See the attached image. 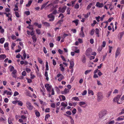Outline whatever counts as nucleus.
<instances>
[{
    "label": "nucleus",
    "mask_w": 124,
    "mask_h": 124,
    "mask_svg": "<svg viewBox=\"0 0 124 124\" xmlns=\"http://www.w3.org/2000/svg\"><path fill=\"white\" fill-rule=\"evenodd\" d=\"M16 15V17H20L19 14V13L17 12H15Z\"/></svg>",
    "instance_id": "32"
},
{
    "label": "nucleus",
    "mask_w": 124,
    "mask_h": 124,
    "mask_svg": "<svg viewBox=\"0 0 124 124\" xmlns=\"http://www.w3.org/2000/svg\"><path fill=\"white\" fill-rule=\"evenodd\" d=\"M85 102H84L81 101V102H79V105L80 106H81L82 105H85Z\"/></svg>",
    "instance_id": "36"
},
{
    "label": "nucleus",
    "mask_w": 124,
    "mask_h": 124,
    "mask_svg": "<svg viewBox=\"0 0 124 124\" xmlns=\"http://www.w3.org/2000/svg\"><path fill=\"white\" fill-rule=\"evenodd\" d=\"M19 94V93L18 92L16 91L14 92V96H16L17 95H18Z\"/></svg>",
    "instance_id": "44"
},
{
    "label": "nucleus",
    "mask_w": 124,
    "mask_h": 124,
    "mask_svg": "<svg viewBox=\"0 0 124 124\" xmlns=\"http://www.w3.org/2000/svg\"><path fill=\"white\" fill-rule=\"evenodd\" d=\"M43 51L45 54H46L47 53V51L45 47H43Z\"/></svg>",
    "instance_id": "56"
},
{
    "label": "nucleus",
    "mask_w": 124,
    "mask_h": 124,
    "mask_svg": "<svg viewBox=\"0 0 124 124\" xmlns=\"http://www.w3.org/2000/svg\"><path fill=\"white\" fill-rule=\"evenodd\" d=\"M27 82L28 83H30L32 82V81L29 78H27Z\"/></svg>",
    "instance_id": "48"
},
{
    "label": "nucleus",
    "mask_w": 124,
    "mask_h": 124,
    "mask_svg": "<svg viewBox=\"0 0 124 124\" xmlns=\"http://www.w3.org/2000/svg\"><path fill=\"white\" fill-rule=\"evenodd\" d=\"M81 38L85 37V35L83 31H80L79 34Z\"/></svg>",
    "instance_id": "13"
},
{
    "label": "nucleus",
    "mask_w": 124,
    "mask_h": 124,
    "mask_svg": "<svg viewBox=\"0 0 124 124\" xmlns=\"http://www.w3.org/2000/svg\"><path fill=\"white\" fill-rule=\"evenodd\" d=\"M11 37L12 39L13 40L15 39L16 38V36L14 35H12Z\"/></svg>",
    "instance_id": "49"
},
{
    "label": "nucleus",
    "mask_w": 124,
    "mask_h": 124,
    "mask_svg": "<svg viewBox=\"0 0 124 124\" xmlns=\"http://www.w3.org/2000/svg\"><path fill=\"white\" fill-rule=\"evenodd\" d=\"M24 13L27 16L29 15L30 14V12L29 11H25Z\"/></svg>",
    "instance_id": "35"
},
{
    "label": "nucleus",
    "mask_w": 124,
    "mask_h": 124,
    "mask_svg": "<svg viewBox=\"0 0 124 124\" xmlns=\"http://www.w3.org/2000/svg\"><path fill=\"white\" fill-rule=\"evenodd\" d=\"M58 52L60 54H62L63 51L61 50V49H59L58 50Z\"/></svg>",
    "instance_id": "47"
},
{
    "label": "nucleus",
    "mask_w": 124,
    "mask_h": 124,
    "mask_svg": "<svg viewBox=\"0 0 124 124\" xmlns=\"http://www.w3.org/2000/svg\"><path fill=\"white\" fill-rule=\"evenodd\" d=\"M66 113L69 115H71L72 113L70 111H68L66 112Z\"/></svg>",
    "instance_id": "38"
},
{
    "label": "nucleus",
    "mask_w": 124,
    "mask_h": 124,
    "mask_svg": "<svg viewBox=\"0 0 124 124\" xmlns=\"http://www.w3.org/2000/svg\"><path fill=\"white\" fill-rule=\"evenodd\" d=\"M5 40V39L4 38H1L0 39V43L1 44H3Z\"/></svg>",
    "instance_id": "24"
},
{
    "label": "nucleus",
    "mask_w": 124,
    "mask_h": 124,
    "mask_svg": "<svg viewBox=\"0 0 124 124\" xmlns=\"http://www.w3.org/2000/svg\"><path fill=\"white\" fill-rule=\"evenodd\" d=\"M79 20L78 19H76L75 20L73 21H72V23H75L76 26H77L79 22Z\"/></svg>",
    "instance_id": "12"
},
{
    "label": "nucleus",
    "mask_w": 124,
    "mask_h": 124,
    "mask_svg": "<svg viewBox=\"0 0 124 124\" xmlns=\"http://www.w3.org/2000/svg\"><path fill=\"white\" fill-rule=\"evenodd\" d=\"M55 106V104L54 103H51V106L52 108H54Z\"/></svg>",
    "instance_id": "59"
},
{
    "label": "nucleus",
    "mask_w": 124,
    "mask_h": 124,
    "mask_svg": "<svg viewBox=\"0 0 124 124\" xmlns=\"http://www.w3.org/2000/svg\"><path fill=\"white\" fill-rule=\"evenodd\" d=\"M17 71L16 70H14L12 72V75L13 77L16 78V74Z\"/></svg>",
    "instance_id": "7"
},
{
    "label": "nucleus",
    "mask_w": 124,
    "mask_h": 124,
    "mask_svg": "<svg viewBox=\"0 0 124 124\" xmlns=\"http://www.w3.org/2000/svg\"><path fill=\"white\" fill-rule=\"evenodd\" d=\"M35 114H36V116L37 117H39L40 116V114L39 112V111H36Z\"/></svg>",
    "instance_id": "27"
},
{
    "label": "nucleus",
    "mask_w": 124,
    "mask_h": 124,
    "mask_svg": "<svg viewBox=\"0 0 124 124\" xmlns=\"http://www.w3.org/2000/svg\"><path fill=\"white\" fill-rule=\"evenodd\" d=\"M91 71V70H87L85 71V75L87 74L88 73L90 72Z\"/></svg>",
    "instance_id": "39"
},
{
    "label": "nucleus",
    "mask_w": 124,
    "mask_h": 124,
    "mask_svg": "<svg viewBox=\"0 0 124 124\" xmlns=\"http://www.w3.org/2000/svg\"><path fill=\"white\" fill-rule=\"evenodd\" d=\"M8 43L6 42L4 44V46L5 48L7 47L8 46Z\"/></svg>",
    "instance_id": "45"
},
{
    "label": "nucleus",
    "mask_w": 124,
    "mask_h": 124,
    "mask_svg": "<svg viewBox=\"0 0 124 124\" xmlns=\"http://www.w3.org/2000/svg\"><path fill=\"white\" fill-rule=\"evenodd\" d=\"M94 29H93L90 32V34L92 35H93L94 33Z\"/></svg>",
    "instance_id": "42"
},
{
    "label": "nucleus",
    "mask_w": 124,
    "mask_h": 124,
    "mask_svg": "<svg viewBox=\"0 0 124 124\" xmlns=\"http://www.w3.org/2000/svg\"><path fill=\"white\" fill-rule=\"evenodd\" d=\"M100 18V17L99 16L98 17H95V18L96 20L97 21L99 22V19Z\"/></svg>",
    "instance_id": "58"
},
{
    "label": "nucleus",
    "mask_w": 124,
    "mask_h": 124,
    "mask_svg": "<svg viewBox=\"0 0 124 124\" xmlns=\"http://www.w3.org/2000/svg\"><path fill=\"white\" fill-rule=\"evenodd\" d=\"M70 66L69 67L70 69H72L74 66V62L73 61H71L70 62Z\"/></svg>",
    "instance_id": "10"
},
{
    "label": "nucleus",
    "mask_w": 124,
    "mask_h": 124,
    "mask_svg": "<svg viewBox=\"0 0 124 124\" xmlns=\"http://www.w3.org/2000/svg\"><path fill=\"white\" fill-rule=\"evenodd\" d=\"M78 109L79 112L80 113H81L82 112V110L80 107H78Z\"/></svg>",
    "instance_id": "43"
},
{
    "label": "nucleus",
    "mask_w": 124,
    "mask_h": 124,
    "mask_svg": "<svg viewBox=\"0 0 124 124\" xmlns=\"http://www.w3.org/2000/svg\"><path fill=\"white\" fill-rule=\"evenodd\" d=\"M88 93L89 94H91L92 95H94L93 92L91 90H88Z\"/></svg>",
    "instance_id": "25"
},
{
    "label": "nucleus",
    "mask_w": 124,
    "mask_h": 124,
    "mask_svg": "<svg viewBox=\"0 0 124 124\" xmlns=\"http://www.w3.org/2000/svg\"><path fill=\"white\" fill-rule=\"evenodd\" d=\"M111 91H109L108 92L107 94V97H108L110 96V95L111 94Z\"/></svg>",
    "instance_id": "50"
},
{
    "label": "nucleus",
    "mask_w": 124,
    "mask_h": 124,
    "mask_svg": "<svg viewBox=\"0 0 124 124\" xmlns=\"http://www.w3.org/2000/svg\"><path fill=\"white\" fill-rule=\"evenodd\" d=\"M48 17L49 18H54V16L52 15V13H51L48 15Z\"/></svg>",
    "instance_id": "17"
},
{
    "label": "nucleus",
    "mask_w": 124,
    "mask_h": 124,
    "mask_svg": "<svg viewBox=\"0 0 124 124\" xmlns=\"http://www.w3.org/2000/svg\"><path fill=\"white\" fill-rule=\"evenodd\" d=\"M107 111L106 110L101 111L99 114V120L103 119V117L107 114Z\"/></svg>",
    "instance_id": "1"
},
{
    "label": "nucleus",
    "mask_w": 124,
    "mask_h": 124,
    "mask_svg": "<svg viewBox=\"0 0 124 124\" xmlns=\"http://www.w3.org/2000/svg\"><path fill=\"white\" fill-rule=\"evenodd\" d=\"M81 60L83 63H86V58L85 55H83L82 56Z\"/></svg>",
    "instance_id": "9"
},
{
    "label": "nucleus",
    "mask_w": 124,
    "mask_h": 124,
    "mask_svg": "<svg viewBox=\"0 0 124 124\" xmlns=\"http://www.w3.org/2000/svg\"><path fill=\"white\" fill-rule=\"evenodd\" d=\"M51 86H47L46 87V89L47 91L49 92H50V91L51 90Z\"/></svg>",
    "instance_id": "22"
},
{
    "label": "nucleus",
    "mask_w": 124,
    "mask_h": 124,
    "mask_svg": "<svg viewBox=\"0 0 124 124\" xmlns=\"http://www.w3.org/2000/svg\"><path fill=\"white\" fill-rule=\"evenodd\" d=\"M22 75L23 76H25L26 75V72L25 71H23L22 73Z\"/></svg>",
    "instance_id": "63"
},
{
    "label": "nucleus",
    "mask_w": 124,
    "mask_h": 124,
    "mask_svg": "<svg viewBox=\"0 0 124 124\" xmlns=\"http://www.w3.org/2000/svg\"><path fill=\"white\" fill-rule=\"evenodd\" d=\"M87 93V91L86 90H84L82 94L83 95H85Z\"/></svg>",
    "instance_id": "52"
},
{
    "label": "nucleus",
    "mask_w": 124,
    "mask_h": 124,
    "mask_svg": "<svg viewBox=\"0 0 124 124\" xmlns=\"http://www.w3.org/2000/svg\"><path fill=\"white\" fill-rule=\"evenodd\" d=\"M96 5L97 7H98L102 8L104 6V4L102 3H101L98 2H97Z\"/></svg>",
    "instance_id": "6"
},
{
    "label": "nucleus",
    "mask_w": 124,
    "mask_h": 124,
    "mask_svg": "<svg viewBox=\"0 0 124 124\" xmlns=\"http://www.w3.org/2000/svg\"><path fill=\"white\" fill-rule=\"evenodd\" d=\"M92 51V49L89 48L86 50L85 53V55L87 56H89L90 55V54Z\"/></svg>",
    "instance_id": "5"
},
{
    "label": "nucleus",
    "mask_w": 124,
    "mask_h": 124,
    "mask_svg": "<svg viewBox=\"0 0 124 124\" xmlns=\"http://www.w3.org/2000/svg\"><path fill=\"white\" fill-rule=\"evenodd\" d=\"M109 124H113L114 123L115 121L114 120L111 121L109 122H108Z\"/></svg>",
    "instance_id": "61"
},
{
    "label": "nucleus",
    "mask_w": 124,
    "mask_h": 124,
    "mask_svg": "<svg viewBox=\"0 0 124 124\" xmlns=\"http://www.w3.org/2000/svg\"><path fill=\"white\" fill-rule=\"evenodd\" d=\"M60 56H61V58H62V60H63V61H66V60L65 59L64 56L63 55H61Z\"/></svg>",
    "instance_id": "60"
},
{
    "label": "nucleus",
    "mask_w": 124,
    "mask_h": 124,
    "mask_svg": "<svg viewBox=\"0 0 124 124\" xmlns=\"http://www.w3.org/2000/svg\"><path fill=\"white\" fill-rule=\"evenodd\" d=\"M67 7L65 6L62 8L60 7L59 8L58 11L59 12L63 13L64 12L66 8Z\"/></svg>",
    "instance_id": "3"
},
{
    "label": "nucleus",
    "mask_w": 124,
    "mask_h": 124,
    "mask_svg": "<svg viewBox=\"0 0 124 124\" xmlns=\"http://www.w3.org/2000/svg\"><path fill=\"white\" fill-rule=\"evenodd\" d=\"M77 110L76 108H74L72 111V115H73L75 114Z\"/></svg>",
    "instance_id": "29"
},
{
    "label": "nucleus",
    "mask_w": 124,
    "mask_h": 124,
    "mask_svg": "<svg viewBox=\"0 0 124 124\" xmlns=\"http://www.w3.org/2000/svg\"><path fill=\"white\" fill-rule=\"evenodd\" d=\"M99 30L98 28H96L95 29V33H96L98 35L97 36L98 37L99 36Z\"/></svg>",
    "instance_id": "23"
},
{
    "label": "nucleus",
    "mask_w": 124,
    "mask_h": 124,
    "mask_svg": "<svg viewBox=\"0 0 124 124\" xmlns=\"http://www.w3.org/2000/svg\"><path fill=\"white\" fill-rule=\"evenodd\" d=\"M120 52V49L119 48H118L117 49L115 57L116 58L119 54Z\"/></svg>",
    "instance_id": "8"
},
{
    "label": "nucleus",
    "mask_w": 124,
    "mask_h": 124,
    "mask_svg": "<svg viewBox=\"0 0 124 124\" xmlns=\"http://www.w3.org/2000/svg\"><path fill=\"white\" fill-rule=\"evenodd\" d=\"M36 33L38 34H40L41 32L40 30L39 29H37L36 30Z\"/></svg>",
    "instance_id": "28"
},
{
    "label": "nucleus",
    "mask_w": 124,
    "mask_h": 124,
    "mask_svg": "<svg viewBox=\"0 0 124 124\" xmlns=\"http://www.w3.org/2000/svg\"><path fill=\"white\" fill-rule=\"evenodd\" d=\"M70 8L69 7H68L67 8V14H68L69 15L70 14Z\"/></svg>",
    "instance_id": "41"
},
{
    "label": "nucleus",
    "mask_w": 124,
    "mask_h": 124,
    "mask_svg": "<svg viewBox=\"0 0 124 124\" xmlns=\"http://www.w3.org/2000/svg\"><path fill=\"white\" fill-rule=\"evenodd\" d=\"M32 2V1L31 0L29 1L28 3L26 5V6L27 7H29L31 5Z\"/></svg>",
    "instance_id": "18"
},
{
    "label": "nucleus",
    "mask_w": 124,
    "mask_h": 124,
    "mask_svg": "<svg viewBox=\"0 0 124 124\" xmlns=\"http://www.w3.org/2000/svg\"><path fill=\"white\" fill-rule=\"evenodd\" d=\"M38 60L39 62L41 64H42V60L39 58H38Z\"/></svg>",
    "instance_id": "31"
},
{
    "label": "nucleus",
    "mask_w": 124,
    "mask_h": 124,
    "mask_svg": "<svg viewBox=\"0 0 124 124\" xmlns=\"http://www.w3.org/2000/svg\"><path fill=\"white\" fill-rule=\"evenodd\" d=\"M23 56L24 57V59H25L26 57V54L25 53V51H24V53L23 54Z\"/></svg>",
    "instance_id": "54"
},
{
    "label": "nucleus",
    "mask_w": 124,
    "mask_h": 124,
    "mask_svg": "<svg viewBox=\"0 0 124 124\" xmlns=\"http://www.w3.org/2000/svg\"><path fill=\"white\" fill-rule=\"evenodd\" d=\"M14 70H14V68L13 67V66H11L10 70V71H13Z\"/></svg>",
    "instance_id": "55"
},
{
    "label": "nucleus",
    "mask_w": 124,
    "mask_h": 124,
    "mask_svg": "<svg viewBox=\"0 0 124 124\" xmlns=\"http://www.w3.org/2000/svg\"><path fill=\"white\" fill-rule=\"evenodd\" d=\"M46 26H50V24L47 22H45L43 23Z\"/></svg>",
    "instance_id": "34"
},
{
    "label": "nucleus",
    "mask_w": 124,
    "mask_h": 124,
    "mask_svg": "<svg viewBox=\"0 0 124 124\" xmlns=\"http://www.w3.org/2000/svg\"><path fill=\"white\" fill-rule=\"evenodd\" d=\"M124 113V108H123L122 109L121 112L119 113V114L120 115H121V114H123Z\"/></svg>",
    "instance_id": "64"
},
{
    "label": "nucleus",
    "mask_w": 124,
    "mask_h": 124,
    "mask_svg": "<svg viewBox=\"0 0 124 124\" xmlns=\"http://www.w3.org/2000/svg\"><path fill=\"white\" fill-rule=\"evenodd\" d=\"M6 57V55L5 54H1L0 55V58L4 59Z\"/></svg>",
    "instance_id": "19"
},
{
    "label": "nucleus",
    "mask_w": 124,
    "mask_h": 124,
    "mask_svg": "<svg viewBox=\"0 0 124 124\" xmlns=\"http://www.w3.org/2000/svg\"><path fill=\"white\" fill-rule=\"evenodd\" d=\"M67 105L68 104L67 102H66L65 103H64V102H62L61 105V106L65 107L67 106Z\"/></svg>",
    "instance_id": "11"
},
{
    "label": "nucleus",
    "mask_w": 124,
    "mask_h": 124,
    "mask_svg": "<svg viewBox=\"0 0 124 124\" xmlns=\"http://www.w3.org/2000/svg\"><path fill=\"white\" fill-rule=\"evenodd\" d=\"M53 64L54 65H55L56 64L55 61L54 59L53 60Z\"/></svg>",
    "instance_id": "53"
},
{
    "label": "nucleus",
    "mask_w": 124,
    "mask_h": 124,
    "mask_svg": "<svg viewBox=\"0 0 124 124\" xmlns=\"http://www.w3.org/2000/svg\"><path fill=\"white\" fill-rule=\"evenodd\" d=\"M92 3H90L89 4L87 7L86 8V9L88 10L91 7V6L92 5Z\"/></svg>",
    "instance_id": "20"
},
{
    "label": "nucleus",
    "mask_w": 124,
    "mask_h": 124,
    "mask_svg": "<svg viewBox=\"0 0 124 124\" xmlns=\"http://www.w3.org/2000/svg\"><path fill=\"white\" fill-rule=\"evenodd\" d=\"M102 49V47L101 46H99L98 49V51H101Z\"/></svg>",
    "instance_id": "57"
},
{
    "label": "nucleus",
    "mask_w": 124,
    "mask_h": 124,
    "mask_svg": "<svg viewBox=\"0 0 124 124\" xmlns=\"http://www.w3.org/2000/svg\"><path fill=\"white\" fill-rule=\"evenodd\" d=\"M50 115L49 114H46L45 116V120H46V119H48V117L50 116Z\"/></svg>",
    "instance_id": "40"
},
{
    "label": "nucleus",
    "mask_w": 124,
    "mask_h": 124,
    "mask_svg": "<svg viewBox=\"0 0 124 124\" xmlns=\"http://www.w3.org/2000/svg\"><path fill=\"white\" fill-rule=\"evenodd\" d=\"M119 99L117 98H116V97H115L113 100V101L115 102H116L117 103L120 104V103L118 102V101L119 100Z\"/></svg>",
    "instance_id": "14"
},
{
    "label": "nucleus",
    "mask_w": 124,
    "mask_h": 124,
    "mask_svg": "<svg viewBox=\"0 0 124 124\" xmlns=\"http://www.w3.org/2000/svg\"><path fill=\"white\" fill-rule=\"evenodd\" d=\"M72 99H73L75 101H80L79 99L78 98V97H73L72 98Z\"/></svg>",
    "instance_id": "33"
},
{
    "label": "nucleus",
    "mask_w": 124,
    "mask_h": 124,
    "mask_svg": "<svg viewBox=\"0 0 124 124\" xmlns=\"http://www.w3.org/2000/svg\"><path fill=\"white\" fill-rule=\"evenodd\" d=\"M26 104L27 108L29 110H32L33 109V106L31 105V103L30 102L27 101V102Z\"/></svg>",
    "instance_id": "4"
},
{
    "label": "nucleus",
    "mask_w": 124,
    "mask_h": 124,
    "mask_svg": "<svg viewBox=\"0 0 124 124\" xmlns=\"http://www.w3.org/2000/svg\"><path fill=\"white\" fill-rule=\"evenodd\" d=\"M79 6L78 3H77L75 5L74 8H75L78 9L79 8Z\"/></svg>",
    "instance_id": "37"
},
{
    "label": "nucleus",
    "mask_w": 124,
    "mask_h": 124,
    "mask_svg": "<svg viewBox=\"0 0 124 124\" xmlns=\"http://www.w3.org/2000/svg\"><path fill=\"white\" fill-rule=\"evenodd\" d=\"M25 70L28 72H29L31 71V70L29 68H25Z\"/></svg>",
    "instance_id": "62"
},
{
    "label": "nucleus",
    "mask_w": 124,
    "mask_h": 124,
    "mask_svg": "<svg viewBox=\"0 0 124 124\" xmlns=\"http://www.w3.org/2000/svg\"><path fill=\"white\" fill-rule=\"evenodd\" d=\"M123 116H121L118 117L116 119L117 121H121L124 119V118H122Z\"/></svg>",
    "instance_id": "16"
},
{
    "label": "nucleus",
    "mask_w": 124,
    "mask_h": 124,
    "mask_svg": "<svg viewBox=\"0 0 124 124\" xmlns=\"http://www.w3.org/2000/svg\"><path fill=\"white\" fill-rule=\"evenodd\" d=\"M33 40V42L34 43H35L37 40V38L35 35H33L32 38Z\"/></svg>",
    "instance_id": "15"
},
{
    "label": "nucleus",
    "mask_w": 124,
    "mask_h": 124,
    "mask_svg": "<svg viewBox=\"0 0 124 124\" xmlns=\"http://www.w3.org/2000/svg\"><path fill=\"white\" fill-rule=\"evenodd\" d=\"M46 4L45 3H44L43 4L41 8V9L42 10L43 9L44 7H45L46 6Z\"/></svg>",
    "instance_id": "51"
},
{
    "label": "nucleus",
    "mask_w": 124,
    "mask_h": 124,
    "mask_svg": "<svg viewBox=\"0 0 124 124\" xmlns=\"http://www.w3.org/2000/svg\"><path fill=\"white\" fill-rule=\"evenodd\" d=\"M63 21V19H61L59 20L57 23V24H59L60 25H61L62 24Z\"/></svg>",
    "instance_id": "26"
},
{
    "label": "nucleus",
    "mask_w": 124,
    "mask_h": 124,
    "mask_svg": "<svg viewBox=\"0 0 124 124\" xmlns=\"http://www.w3.org/2000/svg\"><path fill=\"white\" fill-rule=\"evenodd\" d=\"M97 100L98 102L101 101L103 98L102 93L101 92H98L97 94Z\"/></svg>",
    "instance_id": "2"
},
{
    "label": "nucleus",
    "mask_w": 124,
    "mask_h": 124,
    "mask_svg": "<svg viewBox=\"0 0 124 124\" xmlns=\"http://www.w3.org/2000/svg\"><path fill=\"white\" fill-rule=\"evenodd\" d=\"M64 91L65 93L67 94V93H68L69 92V90L66 88H65L64 90Z\"/></svg>",
    "instance_id": "46"
},
{
    "label": "nucleus",
    "mask_w": 124,
    "mask_h": 124,
    "mask_svg": "<svg viewBox=\"0 0 124 124\" xmlns=\"http://www.w3.org/2000/svg\"><path fill=\"white\" fill-rule=\"evenodd\" d=\"M119 34L120 36V38L121 39L124 34V31L120 33Z\"/></svg>",
    "instance_id": "30"
},
{
    "label": "nucleus",
    "mask_w": 124,
    "mask_h": 124,
    "mask_svg": "<svg viewBox=\"0 0 124 124\" xmlns=\"http://www.w3.org/2000/svg\"><path fill=\"white\" fill-rule=\"evenodd\" d=\"M61 97L62 98L63 101H64L65 100L66 98L63 95H60L59 96V98L60 99Z\"/></svg>",
    "instance_id": "21"
}]
</instances>
